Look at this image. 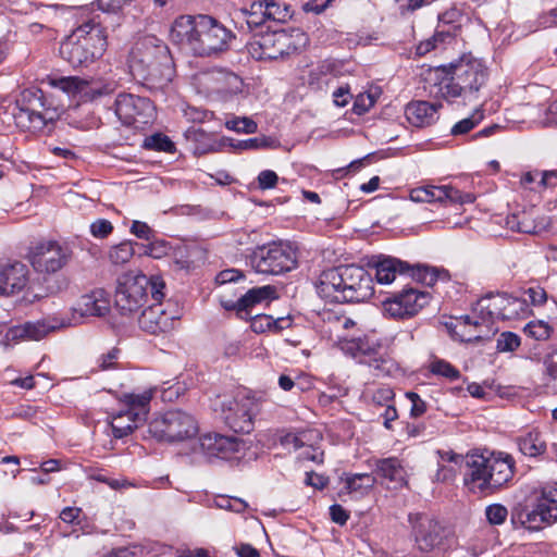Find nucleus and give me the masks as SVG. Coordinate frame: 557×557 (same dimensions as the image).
<instances>
[{
	"mask_svg": "<svg viewBox=\"0 0 557 557\" xmlns=\"http://www.w3.org/2000/svg\"><path fill=\"white\" fill-rule=\"evenodd\" d=\"M408 521L411 524L417 548L431 557H443L449 548L445 530L440 523L421 513H410Z\"/></svg>",
	"mask_w": 557,
	"mask_h": 557,
	"instance_id": "f8f14e48",
	"label": "nucleus"
},
{
	"mask_svg": "<svg viewBox=\"0 0 557 557\" xmlns=\"http://www.w3.org/2000/svg\"><path fill=\"white\" fill-rule=\"evenodd\" d=\"M128 67L136 78L157 84L171 81L168 47L156 36H145L134 44L128 57Z\"/></svg>",
	"mask_w": 557,
	"mask_h": 557,
	"instance_id": "39448f33",
	"label": "nucleus"
},
{
	"mask_svg": "<svg viewBox=\"0 0 557 557\" xmlns=\"http://www.w3.org/2000/svg\"><path fill=\"white\" fill-rule=\"evenodd\" d=\"M273 298H275V288L273 286L265 285L249 289L236 301L221 300V305L228 310L234 309L238 312H248L256 305L261 304L262 301H268Z\"/></svg>",
	"mask_w": 557,
	"mask_h": 557,
	"instance_id": "bb28decb",
	"label": "nucleus"
},
{
	"mask_svg": "<svg viewBox=\"0 0 557 557\" xmlns=\"http://www.w3.org/2000/svg\"><path fill=\"white\" fill-rule=\"evenodd\" d=\"M115 114L124 125L144 128L152 122L154 107L147 98L120 94L115 99Z\"/></svg>",
	"mask_w": 557,
	"mask_h": 557,
	"instance_id": "f3484780",
	"label": "nucleus"
},
{
	"mask_svg": "<svg viewBox=\"0 0 557 557\" xmlns=\"http://www.w3.org/2000/svg\"><path fill=\"white\" fill-rule=\"evenodd\" d=\"M429 370L432 374L447 379L448 381H456L460 377V371L451 363L444 359L435 358L429 364Z\"/></svg>",
	"mask_w": 557,
	"mask_h": 557,
	"instance_id": "79ce46f5",
	"label": "nucleus"
},
{
	"mask_svg": "<svg viewBox=\"0 0 557 557\" xmlns=\"http://www.w3.org/2000/svg\"><path fill=\"white\" fill-rule=\"evenodd\" d=\"M280 143L277 139L267 136L249 138L246 140H240L236 145L238 149H260V148H277Z\"/></svg>",
	"mask_w": 557,
	"mask_h": 557,
	"instance_id": "09e8293b",
	"label": "nucleus"
},
{
	"mask_svg": "<svg viewBox=\"0 0 557 557\" xmlns=\"http://www.w3.org/2000/svg\"><path fill=\"white\" fill-rule=\"evenodd\" d=\"M371 265L375 270V277L379 284H391L397 275L409 273L412 277H418L428 284L436 280L435 269L429 267H411L409 263L393 257H379L373 260Z\"/></svg>",
	"mask_w": 557,
	"mask_h": 557,
	"instance_id": "a211bd4d",
	"label": "nucleus"
},
{
	"mask_svg": "<svg viewBox=\"0 0 557 557\" xmlns=\"http://www.w3.org/2000/svg\"><path fill=\"white\" fill-rule=\"evenodd\" d=\"M265 9L268 21L285 23L293 15L290 7L278 0H265Z\"/></svg>",
	"mask_w": 557,
	"mask_h": 557,
	"instance_id": "4c0bfd02",
	"label": "nucleus"
},
{
	"mask_svg": "<svg viewBox=\"0 0 557 557\" xmlns=\"http://www.w3.org/2000/svg\"><path fill=\"white\" fill-rule=\"evenodd\" d=\"M107 49L104 29L95 22L78 26L61 44L60 54L73 67L87 66L102 57Z\"/></svg>",
	"mask_w": 557,
	"mask_h": 557,
	"instance_id": "423d86ee",
	"label": "nucleus"
},
{
	"mask_svg": "<svg viewBox=\"0 0 557 557\" xmlns=\"http://www.w3.org/2000/svg\"><path fill=\"white\" fill-rule=\"evenodd\" d=\"M307 41L300 29H285L268 32L256 35L247 48L249 54L256 60H276L290 54Z\"/></svg>",
	"mask_w": 557,
	"mask_h": 557,
	"instance_id": "6e6552de",
	"label": "nucleus"
},
{
	"mask_svg": "<svg viewBox=\"0 0 557 557\" xmlns=\"http://www.w3.org/2000/svg\"><path fill=\"white\" fill-rule=\"evenodd\" d=\"M131 233L139 239L149 240L153 236L151 227L141 221H133L131 226Z\"/></svg>",
	"mask_w": 557,
	"mask_h": 557,
	"instance_id": "338daca9",
	"label": "nucleus"
},
{
	"mask_svg": "<svg viewBox=\"0 0 557 557\" xmlns=\"http://www.w3.org/2000/svg\"><path fill=\"white\" fill-rule=\"evenodd\" d=\"M507 517L508 510L502 504H491L485 508V518L491 525L503 524Z\"/></svg>",
	"mask_w": 557,
	"mask_h": 557,
	"instance_id": "864d4df0",
	"label": "nucleus"
},
{
	"mask_svg": "<svg viewBox=\"0 0 557 557\" xmlns=\"http://www.w3.org/2000/svg\"><path fill=\"white\" fill-rule=\"evenodd\" d=\"M37 104L41 106V100L36 96V92H23L22 100H17L12 113L17 127L23 131L37 132L41 131L48 121L53 120V116L48 112L37 111Z\"/></svg>",
	"mask_w": 557,
	"mask_h": 557,
	"instance_id": "412c9836",
	"label": "nucleus"
},
{
	"mask_svg": "<svg viewBox=\"0 0 557 557\" xmlns=\"http://www.w3.org/2000/svg\"><path fill=\"white\" fill-rule=\"evenodd\" d=\"M519 450L528 457H537L545 453L546 443L537 431H530L517 440Z\"/></svg>",
	"mask_w": 557,
	"mask_h": 557,
	"instance_id": "473e14b6",
	"label": "nucleus"
},
{
	"mask_svg": "<svg viewBox=\"0 0 557 557\" xmlns=\"http://www.w3.org/2000/svg\"><path fill=\"white\" fill-rule=\"evenodd\" d=\"M406 396L411 401V417L418 418L422 416L426 410L425 403L420 398V396L417 393L408 392Z\"/></svg>",
	"mask_w": 557,
	"mask_h": 557,
	"instance_id": "69168bd1",
	"label": "nucleus"
},
{
	"mask_svg": "<svg viewBox=\"0 0 557 557\" xmlns=\"http://www.w3.org/2000/svg\"><path fill=\"white\" fill-rule=\"evenodd\" d=\"M525 294L533 306H542L548 298L546 290L539 285L529 287Z\"/></svg>",
	"mask_w": 557,
	"mask_h": 557,
	"instance_id": "0e129e2a",
	"label": "nucleus"
},
{
	"mask_svg": "<svg viewBox=\"0 0 557 557\" xmlns=\"http://www.w3.org/2000/svg\"><path fill=\"white\" fill-rule=\"evenodd\" d=\"M426 203H472L475 200L473 194L462 193L450 185H426Z\"/></svg>",
	"mask_w": 557,
	"mask_h": 557,
	"instance_id": "c85d7f7f",
	"label": "nucleus"
},
{
	"mask_svg": "<svg viewBox=\"0 0 557 557\" xmlns=\"http://www.w3.org/2000/svg\"><path fill=\"white\" fill-rule=\"evenodd\" d=\"M29 281L27 265L20 261L0 264V295L9 296L23 290Z\"/></svg>",
	"mask_w": 557,
	"mask_h": 557,
	"instance_id": "393cba45",
	"label": "nucleus"
},
{
	"mask_svg": "<svg viewBox=\"0 0 557 557\" xmlns=\"http://www.w3.org/2000/svg\"><path fill=\"white\" fill-rule=\"evenodd\" d=\"M193 86L205 97L225 99L242 91L243 81L224 69H208L193 76Z\"/></svg>",
	"mask_w": 557,
	"mask_h": 557,
	"instance_id": "ddd939ff",
	"label": "nucleus"
},
{
	"mask_svg": "<svg viewBox=\"0 0 557 557\" xmlns=\"http://www.w3.org/2000/svg\"><path fill=\"white\" fill-rule=\"evenodd\" d=\"M213 406L227 426L236 433H250L260 411L258 400L249 395L218 397Z\"/></svg>",
	"mask_w": 557,
	"mask_h": 557,
	"instance_id": "9d476101",
	"label": "nucleus"
},
{
	"mask_svg": "<svg viewBox=\"0 0 557 557\" xmlns=\"http://www.w3.org/2000/svg\"><path fill=\"white\" fill-rule=\"evenodd\" d=\"M465 488L475 495H491L513 479L516 471L515 458L505 451H473L465 458Z\"/></svg>",
	"mask_w": 557,
	"mask_h": 557,
	"instance_id": "f03ea898",
	"label": "nucleus"
},
{
	"mask_svg": "<svg viewBox=\"0 0 557 557\" xmlns=\"http://www.w3.org/2000/svg\"><path fill=\"white\" fill-rule=\"evenodd\" d=\"M154 388H148L141 393L124 394L120 401L125 407V411H129L135 419L146 420L149 412L150 401L153 397Z\"/></svg>",
	"mask_w": 557,
	"mask_h": 557,
	"instance_id": "c756f323",
	"label": "nucleus"
},
{
	"mask_svg": "<svg viewBox=\"0 0 557 557\" xmlns=\"http://www.w3.org/2000/svg\"><path fill=\"white\" fill-rule=\"evenodd\" d=\"M134 252V243L125 240L112 246L109 250L108 257L111 263L115 265H123L133 258Z\"/></svg>",
	"mask_w": 557,
	"mask_h": 557,
	"instance_id": "58836bf2",
	"label": "nucleus"
},
{
	"mask_svg": "<svg viewBox=\"0 0 557 557\" xmlns=\"http://www.w3.org/2000/svg\"><path fill=\"white\" fill-rule=\"evenodd\" d=\"M120 351L115 348L111 349L107 354L101 355L97 359V367L99 370L107 371L113 369L116 364Z\"/></svg>",
	"mask_w": 557,
	"mask_h": 557,
	"instance_id": "e2e57ef3",
	"label": "nucleus"
},
{
	"mask_svg": "<svg viewBox=\"0 0 557 557\" xmlns=\"http://www.w3.org/2000/svg\"><path fill=\"white\" fill-rule=\"evenodd\" d=\"M376 99L377 92H361L356 97L354 101L352 111L358 115H362L375 104Z\"/></svg>",
	"mask_w": 557,
	"mask_h": 557,
	"instance_id": "603ef678",
	"label": "nucleus"
},
{
	"mask_svg": "<svg viewBox=\"0 0 557 557\" xmlns=\"http://www.w3.org/2000/svg\"><path fill=\"white\" fill-rule=\"evenodd\" d=\"M110 312V299L108 294L102 289L92 290L83 295L76 307L62 312L63 318H74L75 322L72 326L82 323L85 317H104Z\"/></svg>",
	"mask_w": 557,
	"mask_h": 557,
	"instance_id": "5701e85b",
	"label": "nucleus"
},
{
	"mask_svg": "<svg viewBox=\"0 0 557 557\" xmlns=\"http://www.w3.org/2000/svg\"><path fill=\"white\" fill-rule=\"evenodd\" d=\"M248 260L258 273L280 275L297 268L298 250L290 242L278 240L257 246Z\"/></svg>",
	"mask_w": 557,
	"mask_h": 557,
	"instance_id": "0eeeda50",
	"label": "nucleus"
},
{
	"mask_svg": "<svg viewBox=\"0 0 557 557\" xmlns=\"http://www.w3.org/2000/svg\"><path fill=\"white\" fill-rule=\"evenodd\" d=\"M51 85L66 94L77 104L94 101L113 91L112 84L87 81L78 76L54 78Z\"/></svg>",
	"mask_w": 557,
	"mask_h": 557,
	"instance_id": "6ab92c4d",
	"label": "nucleus"
},
{
	"mask_svg": "<svg viewBox=\"0 0 557 557\" xmlns=\"http://www.w3.org/2000/svg\"><path fill=\"white\" fill-rule=\"evenodd\" d=\"M226 128L236 133L253 134L257 132L258 125L249 117H232L225 122Z\"/></svg>",
	"mask_w": 557,
	"mask_h": 557,
	"instance_id": "8fccbe9b",
	"label": "nucleus"
},
{
	"mask_svg": "<svg viewBox=\"0 0 557 557\" xmlns=\"http://www.w3.org/2000/svg\"><path fill=\"white\" fill-rule=\"evenodd\" d=\"M233 34L212 16L181 15L170 29V39L195 55L211 57L228 48Z\"/></svg>",
	"mask_w": 557,
	"mask_h": 557,
	"instance_id": "f257e3e1",
	"label": "nucleus"
},
{
	"mask_svg": "<svg viewBox=\"0 0 557 557\" xmlns=\"http://www.w3.org/2000/svg\"><path fill=\"white\" fill-rule=\"evenodd\" d=\"M216 507L237 513L244 512L248 504L242 498L221 496L215 500Z\"/></svg>",
	"mask_w": 557,
	"mask_h": 557,
	"instance_id": "6e6d98bb",
	"label": "nucleus"
},
{
	"mask_svg": "<svg viewBox=\"0 0 557 557\" xmlns=\"http://www.w3.org/2000/svg\"><path fill=\"white\" fill-rule=\"evenodd\" d=\"M512 520L529 530H541L545 524L555 523L557 521V484L543 487L533 508H516Z\"/></svg>",
	"mask_w": 557,
	"mask_h": 557,
	"instance_id": "9b49d317",
	"label": "nucleus"
},
{
	"mask_svg": "<svg viewBox=\"0 0 557 557\" xmlns=\"http://www.w3.org/2000/svg\"><path fill=\"white\" fill-rule=\"evenodd\" d=\"M148 431L158 441L174 443L194 438L199 432V425L191 413L173 409L156 416L149 422Z\"/></svg>",
	"mask_w": 557,
	"mask_h": 557,
	"instance_id": "1a4fd4ad",
	"label": "nucleus"
},
{
	"mask_svg": "<svg viewBox=\"0 0 557 557\" xmlns=\"http://www.w3.org/2000/svg\"><path fill=\"white\" fill-rule=\"evenodd\" d=\"M74 318H63L62 312L47 315L37 321L25 322L13 326L5 333V342L40 341L48 334L71 327Z\"/></svg>",
	"mask_w": 557,
	"mask_h": 557,
	"instance_id": "dca6fc26",
	"label": "nucleus"
},
{
	"mask_svg": "<svg viewBox=\"0 0 557 557\" xmlns=\"http://www.w3.org/2000/svg\"><path fill=\"white\" fill-rule=\"evenodd\" d=\"M521 345V337L510 331L503 332L496 339V349L498 352H513Z\"/></svg>",
	"mask_w": 557,
	"mask_h": 557,
	"instance_id": "49530a36",
	"label": "nucleus"
},
{
	"mask_svg": "<svg viewBox=\"0 0 557 557\" xmlns=\"http://www.w3.org/2000/svg\"><path fill=\"white\" fill-rule=\"evenodd\" d=\"M144 147L146 149L156 150V151H163V152H174L175 151V145L170 139L169 136L157 133L151 136H148L144 140Z\"/></svg>",
	"mask_w": 557,
	"mask_h": 557,
	"instance_id": "37998d69",
	"label": "nucleus"
},
{
	"mask_svg": "<svg viewBox=\"0 0 557 557\" xmlns=\"http://www.w3.org/2000/svg\"><path fill=\"white\" fill-rule=\"evenodd\" d=\"M379 475L394 483L396 486H404L407 483L406 471L399 459L389 457L376 462Z\"/></svg>",
	"mask_w": 557,
	"mask_h": 557,
	"instance_id": "7c9ffc66",
	"label": "nucleus"
},
{
	"mask_svg": "<svg viewBox=\"0 0 557 557\" xmlns=\"http://www.w3.org/2000/svg\"><path fill=\"white\" fill-rule=\"evenodd\" d=\"M149 277L141 273L127 272L117 280L115 306L122 314H132L144 306L148 298Z\"/></svg>",
	"mask_w": 557,
	"mask_h": 557,
	"instance_id": "2eb2a0df",
	"label": "nucleus"
},
{
	"mask_svg": "<svg viewBox=\"0 0 557 557\" xmlns=\"http://www.w3.org/2000/svg\"><path fill=\"white\" fill-rule=\"evenodd\" d=\"M440 104L428 101H413L406 106L405 115L407 121L416 127H425L437 120Z\"/></svg>",
	"mask_w": 557,
	"mask_h": 557,
	"instance_id": "cd10ccee",
	"label": "nucleus"
},
{
	"mask_svg": "<svg viewBox=\"0 0 557 557\" xmlns=\"http://www.w3.org/2000/svg\"><path fill=\"white\" fill-rule=\"evenodd\" d=\"M462 17L463 16L458 9L451 8L438 15L437 29H446V30L449 29L450 33L444 34V36L446 38H451V37L456 36L457 30L460 27Z\"/></svg>",
	"mask_w": 557,
	"mask_h": 557,
	"instance_id": "e433bc0d",
	"label": "nucleus"
},
{
	"mask_svg": "<svg viewBox=\"0 0 557 557\" xmlns=\"http://www.w3.org/2000/svg\"><path fill=\"white\" fill-rule=\"evenodd\" d=\"M323 320L327 321V323L330 324L331 334L336 333L335 337L337 339H341V335L338 334V332L342 329H348V327L355 325V322L351 319H349L347 317H338L329 311L323 313Z\"/></svg>",
	"mask_w": 557,
	"mask_h": 557,
	"instance_id": "3c124183",
	"label": "nucleus"
},
{
	"mask_svg": "<svg viewBox=\"0 0 557 557\" xmlns=\"http://www.w3.org/2000/svg\"><path fill=\"white\" fill-rule=\"evenodd\" d=\"M221 434L208 433L199 438V448L207 458H218Z\"/></svg>",
	"mask_w": 557,
	"mask_h": 557,
	"instance_id": "a18cd8bd",
	"label": "nucleus"
},
{
	"mask_svg": "<svg viewBox=\"0 0 557 557\" xmlns=\"http://www.w3.org/2000/svg\"><path fill=\"white\" fill-rule=\"evenodd\" d=\"M438 92L441 97L448 101H453L454 99L466 96L468 92L462 87V84L458 82V79H455L454 73H451V76L449 78L444 79L438 87Z\"/></svg>",
	"mask_w": 557,
	"mask_h": 557,
	"instance_id": "a19ab883",
	"label": "nucleus"
},
{
	"mask_svg": "<svg viewBox=\"0 0 557 557\" xmlns=\"http://www.w3.org/2000/svg\"><path fill=\"white\" fill-rule=\"evenodd\" d=\"M372 401L379 406H386L393 401L394 392L388 386H379L372 393Z\"/></svg>",
	"mask_w": 557,
	"mask_h": 557,
	"instance_id": "052dcab7",
	"label": "nucleus"
},
{
	"mask_svg": "<svg viewBox=\"0 0 557 557\" xmlns=\"http://www.w3.org/2000/svg\"><path fill=\"white\" fill-rule=\"evenodd\" d=\"M257 181L259 188L265 190L274 188L276 186L278 182V176L272 170H263L259 173Z\"/></svg>",
	"mask_w": 557,
	"mask_h": 557,
	"instance_id": "680f3d73",
	"label": "nucleus"
},
{
	"mask_svg": "<svg viewBox=\"0 0 557 557\" xmlns=\"http://www.w3.org/2000/svg\"><path fill=\"white\" fill-rule=\"evenodd\" d=\"M290 325L289 318L273 319L267 314H256L251 321V329L256 333H263L267 331L280 332Z\"/></svg>",
	"mask_w": 557,
	"mask_h": 557,
	"instance_id": "c9c22d12",
	"label": "nucleus"
},
{
	"mask_svg": "<svg viewBox=\"0 0 557 557\" xmlns=\"http://www.w3.org/2000/svg\"><path fill=\"white\" fill-rule=\"evenodd\" d=\"M220 441V459H239L244 456L247 445L246 442L237 436L222 435Z\"/></svg>",
	"mask_w": 557,
	"mask_h": 557,
	"instance_id": "f704fd0d",
	"label": "nucleus"
},
{
	"mask_svg": "<svg viewBox=\"0 0 557 557\" xmlns=\"http://www.w3.org/2000/svg\"><path fill=\"white\" fill-rule=\"evenodd\" d=\"M474 318L462 315L457 319L453 329L454 335L461 342H472L481 338L480 332H471L483 323L495 320L517 321L528 318L532 310L525 299L507 294L487 295L473 306Z\"/></svg>",
	"mask_w": 557,
	"mask_h": 557,
	"instance_id": "7ed1b4c3",
	"label": "nucleus"
},
{
	"mask_svg": "<svg viewBox=\"0 0 557 557\" xmlns=\"http://www.w3.org/2000/svg\"><path fill=\"white\" fill-rule=\"evenodd\" d=\"M455 79L462 84L468 94L476 92L486 82L487 71L484 64L472 58H463L453 64Z\"/></svg>",
	"mask_w": 557,
	"mask_h": 557,
	"instance_id": "b1692460",
	"label": "nucleus"
},
{
	"mask_svg": "<svg viewBox=\"0 0 557 557\" xmlns=\"http://www.w3.org/2000/svg\"><path fill=\"white\" fill-rule=\"evenodd\" d=\"M483 119H484V112L482 109L478 108L472 112V114L470 116L457 122L451 127L450 132L455 136L465 135V134L469 133L471 129H473Z\"/></svg>",
	"mask_w": 557,
	"mask_h": 557,
	"instance_id": "c03bdc74",
	"label": "nucleus"
},
{
	"mask_svg": "<svg viewBox=\"0 0 557 557\" xmlns=\"http://www.w3.org/2000/svg\"><path fill=\"white\" fill-rule=\"evenodd\" d=\"M431 295L413 287H406L383 301L384 312L395 319H407L416 315L429 305Z\"/></svg>",
	"mask_w": 557,
	"mask_h": 557,
	"instance_id": "aec40b11",
	"label": "nucleus"
},
{
	"mask_svg": "<svg viewBox=\"0 0 557 557\" xmlns=\"http://www.w3.org/2000/svg\"><path fill=\"white\" fill-rule=\"evenodd\" d=\"M247 13V24L249 26H259L268 21L265 0L255 1L250 4Z\"/></svg>",
	"mask_w": 557,
	"mask_h": 557,
	"instance_id": "de8ad7c7",
	"label": "nucleus"
},
{
	"mask_svg": "<svg viewBox=\"0 0 557 557\" xmlns=\"http://www.w3.org/2000/svg\"><path fill=\"white\" fill-rule=\"evenodd\" d=\"M450 30H446V29H436V33L434 34L433 37L424 40V41H421L418 46H417V54L419 55H424L426 53H429L430 51L434 50L438 42H444L446 40V37L444 36V34H449Z\"/></svg>",
	"mask_w": 557,
	"mask_h": 557,
	"instance_id": "5fc2aeb1",
	"label": "nucleus"
},
{
	"mask_svg": "<svg viewBox=\"0 0 557 557\" xmlns=\"http://www.w3.org/2000/svg\"><path fill=\"white\" fill-rule=\"evenodd\" d=\"M89 230L94 237L106 238L113 232V225L107 219H98L90 224Z\"/></svg>",
	"mask_w": 557,
	"mask_h": 557,
	"instance_id": "bf43d9fd",
	"label": "nucleus"
},
{
	"mask_svg": "<svg viewBox=\"0 0 557 557\" xmlns=\"http://www.w3.org/2000/svg\"><path fill=\"white\" fill-rule=\"evenodd\" d=\"M144 421L135 419L129 411L120 410L112 417L111 428L116 438H122L131 434Z\"/></svg>",
	"mask_w": 557,
	"mask_h": 557,
	"instance_id": "72a5a7b5",
	"label": "nucleus"
},
{
	"mask_svg": "<svg viewBox=\"0 0 557 557\" xmlns=\"http://www.w3.org/2000/svg\"><path fill=\"white\" fill-rule=\"evenodd\" d=\"M315 288L319 296L330 302L367 301L374 293L372 275L354 264L323 271Z\"/></svg>",
	"mask_w": 557,
	"mask_h": 557,
	"instance_id": "20e7f679",
	"label": "nucleus"
},
{
	"mask_svg": "<svg viewBox=\"0 0 557 557\" xmlns=\"http://www.w3.org/2000/svg\"><path fill=\"white\" fill-rule=\"evenodd\" d=\"M171 250V246L162 239H156L149 243L145 248V253L154 259L166 256Z\"/></svg>",
	"mask_w": 557,
	"mask_h": 557,
	"instance_id": "13d9d810",
	"label": "nucleus"
},
{
	"mask_svg": "<svg viewBox=\"0 0 557 557\" xmlns=\"http://www.w3.org/2000/svg\"><path fill=\"white\" fill-rule=\"evenodd\" d=\"M342 481L345 483L348 493L363 496L372 490L376 479L371 473H345Z\"/></svg>",
	"mask_w": 557,
	"mask_h": 557,
	"instance_id": "2f4dec72",
	"label": "nucleus"
},
{
	"mask_svg": "<svg viewBox=\"0 0 557 557\" xmlns=\"http://www.w3.org/2000/svg\"><path fill=\"white\" fill-rule=\"evenodd\" d=\"M350 99H351V94H350L349 87L347 85L341 86L336 90L333 91V101H334V104L337 107H341V108L346 107L349 103Z\"/></svg>",
	"mask_w": 557,
	"mask_h": 557,
	"instance_id": "774afa93",
	"label": "nucleus"
},
{
	"mask_svg": "<svg viewBox=\"0 0 557 557\" xmlns=\"http://www.w3.org/2000/svg\"><path fill=\"white\" fill-rule=\"evenodd\" d=\"M523 332L535 341H547L553 333V327L546 321L533 320L524 325Z\"/></svg>",
	"mask_w": 557,
	"mask_h": 557,
	"instance_id": "ea45409f",
	"label": "nucleus"
},
{
	"mask_svg": "<svg viewBox=\"0 0 557 557\" xmlns=\"http://www.w3.org/2000/svg\"><path fill=\"white\" fill-rule=\"evenodd\" d=\"M183 113L186 120L193 123H203L210 121L213 117V113L211 111L190 106H187L183 110Z\"/></svg>",
	"mask_w": 557,
	"mask_h": 557,
	"instance_id": "4d7b16f0",
	"label": "nucleus"
},
{
	"mask_svg": "<svg viewBox=\"0 0 557 557\" xmlns=\"http://www.w3.org/2000/svg\"><path fill=\"white\" fill-rule=\"evenodd\" d=\"M174 317L166 312L160 302L146 308L138 318L139 327L153 335L171 331L174 327Z\"/></svg>",
	"mask_w": 557,
	"mask_h": 557,
	"instance_id": "a878e982",
	"label": "nucleus"
},
{
	"mask_svg": "<svg viewBox=\"0 0 557 557\" xmlns=\"http://www.w3.org/2000/svg\"><path fill=\"white\" fill-rule=\"evenodd\" d=\"M73 253L72 245L66 242L46 240L33 248L29 261L38 273L51 274L66 267Z\"/></svg>",
	"mask_w": 557,
	"mask_h": 557,
	"instance_id": "4468645a",
	"label": "nucleus"
},
{
	"mask_svg": "<svg viewBox=\"0 0 557 557\" xmlns=\"http://www.w3.org/2000/svg\"><path fill=\"white\" fill-rule=\"evenodd\" d=\"M380 345L370 342L367 337L352 339L344 349L357 358L360 363L368 364L376 375H388L393 370L392 360L379 352Z\"/></svg>",
	"mask_w": 557,
	"mask_h": 557,
	"instance_id": "4be33fe9",
	"label": "nucleus"
}]
</instances>
